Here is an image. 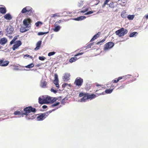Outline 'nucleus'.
Here are the masks:
<instances>
[{
	"mask_svg": "<svg viewBox=\"0 0 148 148\" xmlns=\"http://www.w3.org/2000/svg\"><path fill=\"white\" fill-rule=\"evenodd\" d=\"M24 111V115L26 116L25 118L26 119L29 120L30 119H33L34 118V115H32L31 116L30 115H28V114L31 112H36V109L32 108V106H29L24 108L23 109Z\"/></svg>",
	"mask_w": 148,
	"mask_h": 148,
	"instance_id": "nucleus-1",
	"label": "nucleus"
},
{
	"mask_svg": "<svg viewBox=\"0 0 148 148\" xmlns=\"http://www.w3.org/2000/svg\"><path fill=\"white\" fill-rule=\"evenodd\" d=\"M32 21L29 18L25 19L23 21V24L25 27H21V31L22 32H26L28 29V28L31 27V23Z\"/></svg>",
	"mask_w": 148,
	"mask_h": 148,
	"instance_id": "nucleus-2",
	"label": "nucleus"
},
{
	"mask_svg": "<svg viewBox=\"0 0 148 148\" xmlns=\"http://www.w3.org/2000/svg\"><path fill=\"white\" fill-rule=\"evenodd\" d=\"M21 12L22 14H26L27 15L30 16L33 13V11L31 7L26 6L22 10Z\"/></svg>",
	"mask_w": 148,
	"mask_h": 148,
	"instance_id": "nucleus-3",
	"label": "nucleus"
},
{
	"mask_svg": "<svg viewBox=\"0 0 148 148\" xmlns=\"http://www.w3.org/2000/svg\"><path fill=\"white\" fill-rule=\"evenodd\" d=\"M128 30L122 27L115 32V34L119 37L123 36L127 33Z\"/></svg>",
	"mask_w": 148,
	"mask_h": 148,
	"instance_id": "nucleus-4",
	"label": "nucleus"
},
{
	"mask_svg": "<svg viewBox=\"0 0 148 148\" xmlns=\"http://www.w3.org/2000/svg\"><path fill=\"white\" fill-rule=\"evenodd\" d=\"M58 99L56 97H51L50 96H47L45 99V101L46 103H52L55 102Z\"/></svg>",
	"mask_w": 148,
	"mask_h": 148,
	"instance_id": "nucleus-5",
	"label": "nucleus"
},
{
	"mask_svg": "<svg viewBox=\"0 0 148 148\" xmlns=\"http://www.w3.org/2000/svg\"><path fill=\"white\" fill-rule=\"evenodd\" d=\"M49 113V112H47L38 114L39 115L37 118V120L39 121L43 120L48 116Z\"/></svg>",
	"mask_w": 148,
	"mask_h": 148,
	"instance_id": "nucleus-6",
	"label": "nucleus"
},
{
	"mask_svg": "<svg viewBox=\"0 0 148 148\" xmlns=\"http://www.w3.org/2000/svg\"><path fill=\"white\" fill-rule=\"evenodd\" d=\"M114 45V44L112 42H109L106 43L104 46V50H108L112 48Z\"/></svg>",
	"mask_w": 148,
	"mask_h": 148,
	"instance_id": "nucleus-7",
	"label": "nucleus"
},
{
	"mask_svg": "<svg viewBox=\"0 0 148 148\" xmlns=\"http://www.w3.org/2000/svg\"><path fill=\"white\" fill-rule=\"evenodd\" d=\"M83 82V79L80 77H77L74 83L78 86H81Z\"/></svg>",
	"mask_w": 148,
	"mask_h": 148,
	"instance_id": "nucleus-8",
	"label": "nucleus"
},
{
	"mask_svg": "<svg viewBox=\"0 0 148 148\" xmlns=\"http://www.w3.org/2000/svg\"><path fill=\"white\" fill-rule=\"evenodd\" d=\"M14 30L13 27L11 26H8L6 29L7 32L6 35L8 36V34H12L13 33Z\"/></svg>",
	"mask_w": 148,
	"mask_h": 148,
	"instance_id": "nucleus-9",
	"label": "nucleus"
},
{
	"mask_svg": "<svg viewBox=\"0 0 148 148\" xmlns=\"http://www.w3.org/2000/svg\"><path fill=\"white\" fill-rule=\"evenodd\" d=\"M22 44V43L20 40H18L16 42V43L12 47V49L14 51L15 49L18 48Z\"/></svg>",
	"mask_w": 148,
	"mask_h": 148,
	"instance_id": "nucleus-10",
	"label": "nucleus"
},
{
	"mask_svg": "<svg viewBox=\"0 0 148 148\" xmlns=\"http://www.w3.org/2000/svg\"><path fill=\"white\" fill-rule=\"evenodd\" d=\"M122 79V81H124L126 79V77L124 76H122L119 77L118 78H115L112 80V82L113 83H117L121 79Z\"/></svg>",
	"mask_w": 148,
	"mask_h": 148,
	"instance_id": "nucleus-11",
	"label": "nucleus"
},
{
	"mask_svg": "<svg viewBox=\"0 0 148 148\" xmlns=\"http://www.w3.org/2000/svg\"><path fill=\"white\" fill-rule=\"evenodd\" d=\"M9 62L8 61H3V60H0V66H7Z\"/></svg>",
	"mask_w": 148,
	"mask_h": 148,
	"instance_id": "nucleus-12",
	"label": "nucleus"
},
{
	"mask_svg": "<svg viewBox=\"0 0 148 148\" xmlns=\"http://www.w3.org/2000/svg\"><path fill=\"white\" fill-rule=\"evenodd\" d=\"M114 88V86L112 84L110 86V89L106 90H105V92L107 94L111 93L112 92Z\"/></svg>",
	"mask_w": 148,
	"mask_h": 148,
	"instance_id": "nucleus-13",
	"label": "nucleus"
},
{
	"mask_svg": "<svg viewBox=\"0 0 148 148\" xmlns=\"http://www.w3.org/2000/svg\"><path fill=\"white\" fill-rule=\"evenodd\" d=\"M8 42V40L6 38H3L0 40V44L2 45H5Z\"/></svg>",
	"mask_w": 148,
	"mask_h": 148,
	"instance_id": "nucleus-14",
	"label": "nucleus"
},
{
	"mask_svg": "<svg viewBox=\"0 0 148 148\" xmlns=\"http://www.w3.org/2000/svg\"><path fill=\"white\" fill-rule=\"evenodd\" d=\"M70 75L69 73H66L64 74V76L63 80L64 81H67L69 79Z\"/></svg>",
	"mask_w": 148,
	"mask_h": 148,
	"instance_id": "nucleus-15",
	"label": "nucleus"
},
{
	"mask_svg": "<svg viewBox=\"0 0 148 148\" xmlns=\"http://www.w3.org/2000/svg\"><path fill=\"white\" fill-rule=\"evenodd\" d=\"M87 98L88 99L91 100L95 98L96 95L94 94H90L89 93H87Z\"/></svg>",
	"mask_w": 148,
	"mask_h": 148,
	"instance_id": "nucleus-16",
	"label": "nucleus"
},
{
	"mask_svg": "<svg viewBox=\"0 0 148 148\" xmlns=\"http://www.w3.org/2000/svg\"><path fill=\"white\" fill-rule=\"evenodd\" d=\"M14 114L15 115H24V113L22 111H16L14 112Z\"/></svg>",
	"mask_w": 148,
	"mask_h": 148,
	"instance_id": "nucleus-17",
	"label": "nucleus"
},
{
	"mask_svg": "<svg viewBox=\"0 0 148 148\" xmlns=\"http://www.w3.org/2000/svg\"><path fill=\"white\" fill-rule=\"evenodd\" d=\"M42 41H38L36 44V47L34 49L35 50H37L39 49L41 44Z\"/></svg>",
	"mask_w": 148,
	"mask_h": 148,
	"instance_id": "nucleus-18",
	"label": "nucleus"
},
{
	"mask_svg": "<svg viewBox=\"0 0 148 148\" xmlns=\"http://www.w3.org/2000/svg\"><path fill=\"white\" fill-rule=\"evenodd\" d=\"M4 18L5 19L8 20H10L11 19H12V18L11 16L9 13L7 14H5L4 16Z\"/></svg>",
	"mask_w": 148,
	"mask_h": 148,
	"instance_id": "nucleus-19",
	"label": "nucleus"
},
{
	"mask_svg": "<svg viewBox=\"0 0 148 148\" xmlns=\"http://www.w3.org/2000/svg\"><path fill=\"white\" fill-rule=\"evenodd\" d=\"M121 16L123 18H126L127 17V14L125 10L123 11L121 13Z\"/></svg>",
	"mask_w": 148,
	"mask_h": 148,
	"instance_id": "nucleus-20",
	"label": "nucleus"
},
{
	"mask_svg": "<svg viewBox=\"0 0 148 148\" xmlns=\"http://www.w3.org/2000/svg\"><path fill=\"white\" fill-rule=\"evenodd\" d=\"M47 85V82L45 81H43L41 82L40 84V86L42 88L46 87Z\"/></svg>",
	"mask_w": 148,
	"mask_h": 148,
	"instance_id": "nucleus-21",
	"label": "nucleus"
},
{
	"mask_svg": "<svg viewBox=\"0 0 148 148\" xmlns=\"http://www.w3.org/2000/svg\"><path fill=\"white\" fill-rule=\"evenodd\" d=\"M87 99H88V98H87V93H86L83 97L81 99V101L82 102H84L86 101Z\"/></svg>",
	"mask_w": 148,
	"mask_h": 148,
	"instance_id": "nucleus-22",
	"label": "nucleus"
},
{
	"mask_svg": "<svg viewBox=\"0 0 148 148\" xmlns=\"http://www.w3.org/2000/svg\"><path fill=\"white\" fill-rule=\"evenodd\" d=\"M100 34V32H99L97 34L95 35L91 39L90 41H93L95 39H97L99 36Z\"/></svg>",
	"mask_w": 148,
	"mask_h": 148,
	"instance_id": "nucleus-23",
	"label": "nucleus"
},
{
	"mask_svg": "<svg viewBox=\"0 0 148 148\" xmlns=\"http://www.w3.org/2000/svg\"><path fill=\"white\" fill-rule=\"evenodd\" d=\"M38 102L39 103L41 104H45V99H42L40 97L39 98Z\"/></svg>",
	"mask_w": 148,
	"mask_h": 148,
	"instance_id": "nucleus-24",
	"label": "nucleus"
},
{
	"mask_svg": "<svg viewBox=\"0 0 148 148\" xmlns=\"http://www.w3.org/2000/svg\"><path fill=\"white\" fill-rule=\"evenodd\" d=\"M55 27L53 29V31L55 32H58L59 31L61 28V27L58 25H55Z\"/></svg>",
	"mask_w": 148,
	"mask_h": 148,
	"instance_id": "nucleus-25",
	"label": "nucleus"
},
{
	"mask_svg": "<svg viewBox=\"0 0 148 148\" xmlns=\"http://www.w3.org/2000/svg\"><path fill=\"white\" fill-rule=\"evenodd\" d=\"M6 9L5 8H0V12L1 13L4 14L6 12Z\"/></svg>",
	"mask_w": 148,
	"mask_h": 148,
	"instance_id": "nucleus-26",
	"label": "nucleus"
},
{
	"mask_svg": "<svg viewBox=\"0 0 148 148\" xmlns=\"http://www.w3.org/2000/svg\"><path fill=\"white\" fill-rule=\"evenodd\" d=\"M135 17V15L134 14L132 15H129L127 16V18L128 19L130 20H133Z\"/></svg>",
	"mask_w": 148,
	"mask_h": 148,
	"instance_id": "nucleus-27",
	"label": "nucleus"
},
{
	"mask_svg": "<svg viewBox=\"0 0 148 148\" xmlns=\"http://www.w3.org/2000/svg\"><path fill=\"white\" fill-rule=\"evenodd\" d=\"M86 18V17L84 16H81L75 19L76 21H80Z\"/></svg>",
	"mask_w": 148,
	"mask_h": 148,
	"instance_id": "nucleus-28",
	"label": "nucleus"
},
{
	"mask_svg": "<svg viewBox=\"0 0 148 148\" xmlns=\"http://www.w3.org/2000/svg\"><path fill=\"white\" fill-rule=\"evenodd\" d=\"M77 60V58L76 57H73L71 58L69 60V61L71 63H72L75 62V61Z\"/></svg>",
	"mask_w": 148,
	"mask_h": 148,
	"instance_id": "nucleus-29",
	"label": "nucleus"
},
{
	"mask_svg": "<svg viewBox=\"0 0 148 148\" xmlns=\"http://www.w3.org/2000/svg\"><path fill=\"white\" fill-rule=\"evenodd\" d=\"M55 17H60V15L59 13H56L54 14H52L51 16V18H54Z\"/></svg>",
	"mask_w": 148,
	"mask_h": 148,
	"instance_id": "nucleus-30",
	"label": "nucleus"
},
{
	"mask_svg": "<svg viewBox=\"0 0 148 148\" xmlns=\"http://www.w3.org/2000/svg\"><path fill=\"white\" fill-rule=\"evenodd\" d=\"M138 34V33L136 32H134L130 33V37H134L135 36H136Z\"/></svg>",
	"mask_w": 148,
	"mask_h": 148,
	"instance_id": "nucleus-31",
	"label": "nucleus"
},
{
	"mask_svg": "<svg viewBox=\"0 0 148 148\" xmlns=\"http://www.w3.org/2000/svg\"><path fill=\"white\" fill-rule=\"evenodd\" d=\"M58 81V80H54L53 81L54 84H55L56 86L58 88H59V87Z\"/></svg>",
	"mask_w": 148,
	"mask_h": 148,
	"instance_id": "nucleus-32",
	"label": "nucleus"
},
{
	"mask_svg": "<svg viewBox=\"0 0 148 148\" xmlns=\"http://www.w3.org/2000/svg\"><path fill=\"white\" fill-rule=\"evenodd\" d=\"M105 40H106V38L104 39H103L101 40L100 41L97 42L96 43V44L97 45H101L103 44V43L105 41Z\"/></svg>",
	"mask_w": 148,
	"mask_h": 148,
	"instance_id": "nucleus-33",
	"label": "nucleus"
},
{
	"mask_svg": "<svg viewBox=\"0 0 148 148\" xmlns=\"http://www.w3.org/2000/svg\"><path fill=\"white\" fill-rule=\"evenodd\" d=\"M11 66L13 67V68H12V69L14 71H17L19 70L18 66H15L14 65H11Z\"/></svg>",
	"mask_w": 148,
	"mask_h": 148,
	"instance_id": "nucleus-34",
	"label": "nucleus"
},
{
	"mask_svg": "<svg viewBox=\"0 0 148 148\" xmlns=\"http://www.w3.org/2000/svg\"><path fill=\"white\" fill-rule=\"evenodd\" d=\"M34 64L32 63L25 66V67L27 68H30L33 67L34 66Z\"/></svg>",
	"mask_w": 148,
	"mask_h": 148,
	"instance_id": "nucleus-35",
	"label": "nucleus"
},
{
	"mask_svg": "<svg viewBox=\"0 0 148 148\" xmlns=\"http://www.w3.org/2000/svg\"><path fill=\"white\" fill-rule=\"evenodd\" d=\"M49 31H48L47 32H39L38 33V35L39 36L42 35H44L45 34H47L48 33H49Z\"/></svg>",
	"mask_w": 148,
	"mask_h": 148,
	"instance_id": "nucleus-36",
	"label": "nucleus"
},
{
	"mask_svg": "<svg viewBox=\"0 0 148 148\" xmlns=\"http://www.w3.org/2000/svg\"><path fill=\"white\" fill-rule=\"evenodd\" d=\"M93 43H90L87 45L86 46V49H89L93 45Z\"/></svg>",
	"mask_w": 148,
	"mask_h": 148,
	"instance_id": "nucleus-37",
	"label": "nucleus"
},
{
	"mask_svg": "<svg viewBox=\"0 0 148 148\" xmlns=\"http://www.w3.org/2000/svg\"><path fill=\"white\" fill-rule=\"evenodd\" d=\"M84 4L83 1H80L78 2V5L79 7H80L82 6Z\"/></svg>",
	"mask_w": 148,
	"mask_h": 148,
	"instance_id": "nucleus-38",
	"label": "nucleus"
},
{
	"mask_svg": "<svg viewBox=\"0 0 148 148\" xmlns=\"http://www.w3.org/2000/svg\"><path fill=\"white\" fill-rule=\"evenodd\" d=\"M56 53V52L54 51L50 52L48 53V56H50L54 55Z\"/></svg>",
	"mask_w": 148,
	"mask_h": 148,
	"instance_id": "nucleus-39",
	"label": "nucleus"
},
{
	"mask_svg": "<svg viewBox=\"0 0 148 148\" xmlns=\"http://www.w3.org/2000/svg\"><path fill=\"white\" fill-rule=\"evenodd\" d=\"M110 0H106L104 2L103 4L102 5V7L104 8L105 7L106 5L108 3L109 1Z\"/></svg>",
	"mask_w": 148,
	"mask_h": 148,
	"instance_id": "nucleus-40",
	"label": "nucleus"
},
{
	"mask_svg": "<svg viewBox=\"0 0 148 148\" xmlns=\"http://www.w3.org/2000/svg\"><path fill=\"white\" fill-rule=\"evenodd\" d=\"M62 22H63V21L61 20H60L56 22L55 23L54 25H58V24L61 23Z\"/></svg>",
	"mask_w": 148,
	"mask_h": 148,
	"instance_id": "nucleus-41",
	"label": "nucleus"
},
{
	"mask_svg": "<svg viewBox=\"0 0 148 148\" xmlns=\"http://www.w3.org/2000/svg\"><path fill=\"white\" fill-rule=\"evenodd\" d=\"M109 6L110 8H114V3L113 2H111L109 4Z\"/></svg>",
	"mask_w": 148,
	"mask_h": 148,
	"instance_id": "nucleus-42",
	"label": "nucleus"
},
{
	"mask_svg": "<svg viewBox=\"0 0 148 148\" xmlns=\"http://www.w3.org/2000/svg\"><path fill=\"white\" fill-rule=\"evenodd\" d=\"M60 104V103L59 102H57L51 105V107H54Z\"/></svg>",
	"mask_w": 148,
	"mask_h": 148,
	"instance_id": "nucleus-43",
	"label": "nucleus"
},
{
	"mask_svg": "<svg viewBox=\"0 0 148 148\" xmlns=\"http://www.w3.org/2000/svg\"><path fill=\"white\" fill-rule=\"evenodd\" d=\"M39 60H41L43 61L45 59V58L44 56H39L38 58Z\"/></svg>",
	"mask_w": 148,
	"mask_h": 148,
	"instance_id": "nucleus-44",
	"label": "nucleus"
},
{
	"mask_svg": "<svg viewBox=\"0 0 148 148\" xmlns=\"http://www.w3.org/2000/svg\"><path fill=\"white\" fill-rule=\"evenodd\" d=\"M86 94V93H84L82 92H80L79 94V97H81L82 96H84Z\"/></svg>",
	"mask_w": 148,
	"mask_h": 148,
	"instance_id": "nucleus-45",
	"label": "nucleus"
},
{
	"mask_svg": "<svg viewBox=\"0 0 148 148\" xmlns=\"http://www.w3.org/2000/svg\"><path fill=\"white\" fill-rule=\"evenodd\" d=\"M42 24V23L38 21L35 23V25L37 27H38L39 26L40 24Z\"/></svg>",
	"mask_w": 148,
	"mask_h": 148,
	"instance_id": "nucleus-46",
	"label": "nucleus"
},
{
	"mask_svg": "<svg viewBox=\"0 0 148 148\" xmlns=\"http://www.w3.org/2000/svg\"><path fill=\"white\" fill-rule=\"evenodd\" d=\"M55 79L54 80H58V75L57 74H55L54 75Z\"/></svg>",
	"mask_w": 148,
	"mask_h": 148,
	"instance_id": "nucleus-47",
	"label": "nucleus"
},
{
	"mask_svg": "<svg viewBox=\"0 0 148 148\" xmlns=\"http://www.w3.org/2000/svg\"><path fill=\"white\" fill-rule=\"evenodd\" d=\"M83 53H83V52L79 53L76 54V55H75L74 56L75 57L77 56L82 55L83 54Z\"/></svg>",
	"mask_w": 148,
	"mask_h": 148,
	"instance_id": "nucleus-48",
	"label": "nucleus"
},
{
	"mask_svg": "<svg viewBox=\"0 0 148 148\" xmlns=\"http://www.w3.org/2000/svg\"><path fill=\"white\" fill-rule=\"evenodd\" d=\"M88 8H86L85 9L83 10H82L81 11V12H82V13H84L85 12L88 11Z\"/></svg>",
	"mask_w": 148,
	"mask_h": 148,
	"instance_id": "nucleus-49",
	"label": "nucleus"
},
{
	"mask_svg": "<svg viewBox=\"0 0 148 148\" xmlns=\"http://www.w3.org/2000/svg\"><path fill=\"white\" fill-rule=\"evenodd\" d=\"M29 57L30 58L32 59V56H30V55H28V54H26L24 56V57Z\"/></svg>",
	"mask_w": 148,
	"mask_h": 148,
	"instance_id": "nucleus-50",
	"label": "nucleus"
},
{
	"mask_svg": "<svg viewBox=\"0 0 148 148\" xmlns=\"http://www.w3.org/2000/svg\"><path fill=\"white\" fill-rule=\"evenodd\" d=\"M93 12L92 11H89L87 12L85 14V15H88L89 14H92Z\"/></svg>",
	"mask_w": 148,
	"mask_h": 148,
	"instance_id": "nucleus-51",
	"label": "nucleus"
},
{
	"mask_svg": "<svg viewBox=\"0 0 148 148\" xmlns=\"http://www.w3.org/2000/svg\"><path fill=\"white\" fill-rule=\"evenodd\" d=\"M65 103V99H62L61 101V103L64 104Z\"/></svg>",
	"mask_w": 148,
	"mask_h": 148,
	"instance_id": "nucleus-52",
	"label": "nucleus"
},
{
	"mask_svg": "<svg viewBox=\"0 0 148 148\" xmlns=\"http://www.w3.org/2000/svg\"><path fill=\"white\" fill-rule=\"evenodd\" d=\"M51 91L52 92H53L54 93H56L57 92V91L56 90H54L53 88H51Z\"/></svg>",
	"mask_w": 148,
	"mask_h": 148,
	"instance_id": "nucleus-53",
	"label": "nucleus"
},
{
	"mask_svg": "<svg viewBox=\"0 0 148 148\" xmlns=\"http://www.w3.org/2000/svg\"><path fill=\"white\" fill-rule=\"evenodd\" d=\"M95 84L96 85V86L97 87H99V86L102 87V85L99 84L98 83H95Z\"/></svg>",
	"mask_w": 148,
	"mask_h": 148,
	"instance_id": "nucleus-54",
	"label": "nucleus"
},
{
	"mask_svg": "<svg viewBox=\"0 0 148 148\" xmlns=\"http://www.w3.org/2000/svg\"><path fill=\"white\" fill-rule=\"evenodd\" d=\"M15 40H12V41H11L10 42V45H11L13 43H14L15 42Z\"/></svg>",
	"mask_w": 148,
	"mask_h": 148,
	"instance_id": "nucleus-55",
	"label": "nucleus"
},
{
	"mask_svg": "<svg viewBox=\"0 0 148 148\" xmlns=\"http://www.w3.org/2000/svg\"><path fill=\"white\" fill-rule=\"evenodd\" d=\"M3 34V32L2 29H0V35H2Z\"/></svg>",
	"mask_w": 148,
	"mask_h": 148,
	"instance_id": "nucleus-56",
	"label": "nucleus"
},
{
	"mask_svg": "<svg viewBox=\"0 0 148 148\" xmlns=\"http://www.w3.org/2000/svg\"><path fill=\"white\" fill-rule=\"evenodd\" d=\"M47 107V106H46V105H44V106H42V108L43 109H46V108Z\"/></svg>",
	"mask_w": 148,
	"mask_h": 148,
	"instance_id": "nucleus-57",
	"label": "nucleus"
},
{
	"mask_svg": "<svg viewBox=\"0 0 148 148\" xmlns=\"http://www.w3.org/2000/svg\"><path fill=\"white\" fill-rule=\"evenodd\" d=\"M17 38V36H16L14 37L13 39L14 40L16 41V39Z\"/></svg>",
	"mask_w": 148,
	"mask_h": 148,
	"instance_id": "nucleus-58",
	"label": "nucleus"
},
{
	"mask_svg": "<svg viewBox=\"0 0 148 148\" xmlns=\"http://www.w3.org/2000/svg\"><path fill=\"white\" fill-rule=\"evenodd\" d=\"M118 1H121L123 3H124L126 2V1H125V2H123V1H125V0H118Z\"/></svg>",
	"mask_w": 148,
	"mask_h": 148,
	"instance_id": "nucleus-59",
	"label": "nucleus"
},
{
	"mask_svg": "<svg viewBox=\"0 0 148 148\" xmlns=\"http://www.w3.org/2000/svg\"><path fill=\"white\" fill-rule=\"evenodd\" d=\"M145 18H146L147 19H148V14L145 15Z\"/></svg>",
	"mask_w": 148,
	"mask_h": 148,
	"instance_id": "nucleus-60",
	"label": "nucleus"
},
{
	"mask_svg": "<svg viewBox=\"0 0 148 148\" xmlns=\"http://www.w3.org/2000/svg\"><path fill=\"white\" fill-rule=\"evenodd\" d=\"M124 87L123 86H121L120 87L118 88V89H120L121 88H123Z\"/></svg>",
	"mask_w": 148,
	"mask_h": 148,
	"instance_id": "nucleus-61",
	"label": "nucleus"
},
{
	"mask_svg": "<svg viewBox=\"0 0 148 148\" xmlns=\"http://www.w3.org/2000/svg\"><path fill=\"white\" fill-rule=\"evenodd\" d=\"M99 2V1L98 2V3H95V5H97L98 4V3Z\"/></svg>",
	"mask_w": 148,
	"mask_h": 148,
	"instance_id": "nucleus-62",
	"label": "nucleus"
},
{
	"mask_svg": "<svg viewBox=\"0 0 148 148\" xmlns=\"http://www.w3.org/2000/svg\"><path fill=\"white\" fill-rule=\"evenodd\" d=\"M101 89H99V90H96V91H95V92H97V91H98V90H101Z\"/></svg>",
	"mask_w": 148,
	"mask_h": 148,
	"instance_id": "nucleus-63",
	"label": "nucleus"
},
{
	"mask_svg": "<svg viewBox=\"0 0 148 148\" xmlns=\"http://www.w3.org/2000/svg\"><path fill=\"white\" fill-rule=\"evenodd\" d=\"M123 2H125V1H126V2L125 3H126V0H125V1H123Z\"/></svg>",
	"mask_w": 148,
	"mask_h": 148,
	"instance_id": "nucleus-64",
	"label": "nucleus"
}]
</instances>
